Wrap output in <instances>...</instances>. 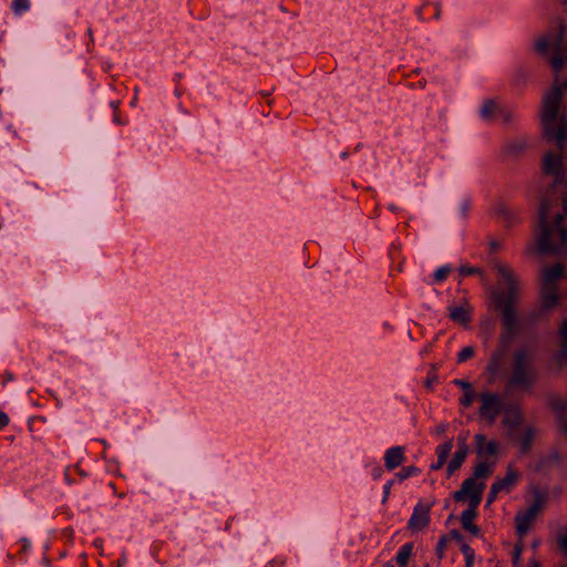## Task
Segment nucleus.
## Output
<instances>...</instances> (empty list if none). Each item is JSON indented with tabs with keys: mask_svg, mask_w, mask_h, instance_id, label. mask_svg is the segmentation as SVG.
<instances>
[{
	"mask_svg": "<svg viewBox=\"0 0 567 567\" xmlns=\"http://www.w3.org/2000/svg\"><path fill=\"white\" fill-rule=\"evenodd\" d=\"M544 503V497L537 492L535 494L534 503L524 513H519L516 516V530L520 537L526 535L530 529V526L536 519L538 513L542 511Z\"/></svg>",
	"mask_w": 567,
	"mask_h": 567,
	"instance_id": "0eeeda50",
	"label": "nucleus"
},
{
	"mask_svg": "<svg viewBox=\"0 0 567 567\" xmlns=\"http://www.w3.org/2000/svg\"><path fill=\"white\" fill-rule=\"evenodd\" d=\"M473 400H474V391L473 390L465 391L464 396L461 400V403L464 406H470L472 404Z\"/></svg>",
	"mask_w": 567,
	"mask_h": 567,
	"instance_id": "473e14b6",
	"label": "nucleus"
},
{
	"mask_svg": "<svg viewBox=\"0 0 567 567\" xmlns=\"http://www.w3.org/2000/svg\"><path fill=\"white\" fill-rule=\"evenodd\" d=\"M547 403L555 413L561 432L567 435V396L550 394Z\"/></svg>",
	"mask_w": 567,
	"mask_h": 567,
	"instance_id": "1a4fd4ad",
	"label": "nucleus"
},
{
	"mask_svg": "<svg viewBox=\"0 0 567 567\" xmlns=\"http://www.w3.org/2000/svg\"><path fill=\"white\" fill-rule=\"evenodd\" d=\"M457 451H463L465 453H468V446H467L464 437L458 439V450Z\"/></svg>",
	"mask_w": 567,
	"mask_h": 567,
	"instance_id": "ea45409f",
	"label": "nucleus"
},
{
	"mask_svg": "<svg viewBox=\"0 0 567 567\" xmlns=\"http://www.w3.org/2000/svg\"><path fill=\"white\" fill-rule=\"evenodd\" d=\"M446 543H447V538L444 536L442 537L439 543H437V547H436V551H437V556L439 558H442L443 557V553H444V549L446 547Z\"/></svg>",
	"mask_w": 567,
	"mask_h": 567,
	"instance_id": "c9c22d12",
	"label": "nucleus"
},
{
	"mask_svg": "<svg viewBox=\"0 0 567 567\" xmlns=\"http://www.w3.org/2000/svg\"><path fill=\"white\" fill-rule=\"evenodd\" d=\"M548 49H550V47H549V38L544 37V38L539 39L536 42V50L539 53H545Z\"/></svg>",
	"mask_w": 567,
	"mask_h": 567,
	"instance_id": "c756f323",
	"label": "nucleus"
},
{
	"mask_svg": "<svg viewBox=\"0 0 567 567\" xmlns=\"http://www.w3.org/2000/svg\"><path fill=\"white\" fill-rule=\"evenodd\" d=\"M566 27L563 20L558 21L557 31L555 33L548 34L549 38V47L555 52L563 51V43L565 39Z\"/></svg>",
	"mask_w": 567,
	"mask_h": 567,
	"instance_id": "2eb2a0df",
	"label": "nucleus"
},
{
	"mask_svg": "<svg viewBox=\"0 0 567 567\" xmlns=\"http://www.w3.org/2000/svg\"><path fill=\"white\" fill-rule=\"evenodd\" d=\"M431 505L417 504L409 522V528L413 532H420L430 523Z\"/></svg>",
	"mask_w": 567,
	"mask_h": 567,
	"instance_id": "9d476101",
	"label": "nucleus"
},
{
	"mask_svg": "<svg viewBox=\"0 0 567 567\" xmlns=\"http://www.w3.org/2000/svg\"><path fill=\"white\" fill-rule=\"evenodd\" d=\"M525 148V145L523 143H518V144H512L507 147V151L511 153V154H514V155H517L519 153H522Z\"/></svg>",
	"mask_w": 567,
	"mask_h": 567,
	"instance_id": "f704fd0d",
	"label": "nucleus"
},
{
	"mask_svg": "<svg viewBox=\"0 0 567 567\" xmlns=\"http://www.w3.org/2000/svg\"><path fill=\"white\" fill-rule=\"evenodd\" d=\"M476 271L477 270L475 268H465V267L461 268V274H463V275H471V274H474Z\"/></svg>",
	"mask_w": 567,
	"mask_h": 567,
	"instance_id": "c03bdc74",
	"label": "nucleus"
},
{
	"mask_svg": "<svg viewBox=\"0 0 567 567\" xmlns=\"http://www.w3.org/2000/svg\"><path fill=\"white\" fill-rule=\"evenodd\" d=\"M494 267L502 278L504 289L493 290L492 299L495 307L501 310L506 332L512 336L518 331V312L516 305L519 301V282L514 272L506 266L496 262Z\"/></svg>",
	"mask_w": 567,
	"mask_h": 567,
	"instance_id": "f03ea898",
	"label": "nucleus"
},
{
	"mask_svg": "<svg viewBox=\"0 0 567 567\" xmlns=\"http://www.w3.org/2000/svg\"><path fill=\"white\" fill-rule=\"evenodd\" d=\"M450 316L454 321H458L464 326H466L470 320L467 311L462 307L452 309Z\"/></svg>",
	"mask_w": 567,
	"mask_h": 567,
	"instance_id": "4be33fe9",
	"label": "nucleus"
},
{
	"mask_svg": "<svg viewBox=\"0 0 567 567\" xmlns=\"http://www.w3.org/2000/svg\"><path fill=\"white\" fill-rule=\"evenodd\" d=\"M529 567H540L539 563L537 560H533L529 565Z\"/></svg>",
	"mask_w": 567,
	"mask_h": 567,
	"instance_id": "3c124183",
	"label": "nucleus"
},
{
	"mask_svg": "<svg viewBox=\"0 0 567 567\" xmlns=\"http://www.w3.org/2000/svg\"><path fill=\"white\" fill-rule=\"evenodd\" d=\"M484 487L483 482L475 483L473 478H467L463 482L461 489L454 494L456 502H465L467 497L470 498V506L462 513L461 523L463 528L473 535H477L480 532L473 520L476 517V507L481 503Z\"/></svg>",
	"mask_w": 567,
	"mask_h": 567,
	"instance_id": "39448f33",
	"label": "nucleus"
},
{
	"mask_svg": "<svg viewBox=\"0 0 567 567\" xmlns=\"http://www.w3.org/2000/svg\"><path fill=\"white\" fill-rule=\"evenodd\" d=\"M523 540H518L514 546V553H513V564L515 567H518L520 555L523 553Z\"/></svg>",
	"mask_w": 567,
	"mask_h": 567,
	"instance_id": "cd10ccee",
	"label": "nucleus"
},
{
	"mask_svg": "<svg viewBox=\"0 0 567 567\" xmlns=\"http://www.w3.org/2000/svg\"><path fill=\"white\" fill-rule=\"evenodd\" d=\"M504 215H505L506 217H508V216H509V213H508V212H504Z\"/></svg>",
	"mask_w": 567,
	"mask_h": 567,
	"instance_id": "603ef678",
	"label": "nucleus"
},
{
	"mask_svg": "<svg viewBox=\"0 0 567 567\" xmlns=\"http://www.w3.org/2000/svg\"><path fill=\"white\" fill-rule=\"evenodd\" d=\"M563 97V87L554 85L544 97L542 112L544 135L548 141L555 140L559 151L564 150L567 140V118L560 113Z\"/></svg>",
	"mask_w": 567,
	"mask_h": 567,
	"instance_id": "7ed1b4c3",
	"label": "nucleus"
},
{
	"mask_svg": "<svg viewBox=\"0 0 567 567\" xmlns=\"http://www.w3.org/2000/svg\"><path fill=\"white\" fill-rule=\"evenodd\" d=\"M504 419L503 423L509 429V436H513L514 429L518 427L524 422V414L517 404H508L503 408Z\"/></svg>",
	"mask_w": 567,
	"mask_h": 567,
	"instance_id": "9b49d317",
	"label": "nucleus"
},
{
	"mask_svg": "<svg viewBox=\"0 0 567 567\" xmlns=\"http://www.w3.org/2000/svg\"><path fill=\"white\" fill-rule=\"evenodd\" d=\"M561 202V194L559 197L547 196L540 202L538 209V236L537 249L540 254L559 255L564 251L567 245V227L563 224L564 213H557L554 217V227L547 221V216L554 206Z\"/></svg>",
	"mask_w": 567,
	"mask_h": 567,
	"instance_id": "f257e3e1",
	"label": "nucleus"
},
{
	"mask_svg": "<svg viewBox=\"0 0 567 567\" xmlns=\"http://www.w3.org/2000/svg\"><path fill=\"white\" fill-rule=\"evenodd\" d=\"M498 493H499V491L494 485H492L489 495L487 498V504H491L495 499V497L497 496Z\"/></svg>",
	"mask_w": 567,
	"mask_h": 567,
	"instance_id": "4c0bfd02",
	"label": "nucleus"
},
{
	"mask_svg": "<svg viewBox=\"0 0 567 567\" xmlns=\"http://www.w3.org/2000/svg\"><path fill=\"white\" fill-rule=\"evenodd\" d=\"M455 383L458 384L464 390V392L473 390L471 383L467 381L455 380Z\"/></svg>",
	"mask_w": 567,
	"mask_h": 567,
	"instance_id": "58836bf2",
	"label": "nucleus"
},
{
	"mask_svg": "<svg viewBox=\"0 0 567 567\" xmlns=\"http://www.w3.org/2000/svg\"><path fill=\"white\" fill-rule=\"evenodd\" d=\"M475 443L480 456H492L497 453L498 444L495 441L486 442V437L483 434L475 435Z\"/></svg>",
	"mask_w": 567,
	"mask_h": 567,
	"instance_id": "4468645a",
	"label": "nucleus"
},
{
	"mask_svg": "<svg viewBox=\"0 0 567 567\" xmlns=\"http://www.w3.org/2000/svg\"><path fill=\"white\" fill-rule=\"evenodd\" d=\"M444 464L445 462H441V458L439 457L436 464L432 465V470H440Z\"/></svg>",
	"mask_w": 567,
	"mask_h": 567,
	"instance_id": "de8ad7c7",
	"label": "nucleus"
},
{
	"mask_svg": "<svg viewBox=\"0 0 567 567\" xmlns=\"http://www.w3.org/2000/svg\"><path fill=\"white\" fill-rule=\"evenodd\" d=\"M558 547L563 553H567V533L557 537Z\"/></svg>",
	"mask_w": 567,
	"mask_h": 567,
	"instance_id": "72a5a7b5",
	"label": "nucleus"
},
{
	"mask_svg": "<svg viewBox=\"0 0 567 567\" xmlns=\"http://www.w3.org/2000/svg\"><path fill=\"white\" fill-rule=\"evenodd\" d=\"M551 368L556 373H560L567 368V348L559 347L558 352L553 358Z\"/></svg>",
	"mask_w": 567,
	"mask_h": 567,
	"instance_id": "6ab92c4d",
	"label": "nucleus"
},
{
	"mask_svg": "<svg viewBox=\"0 0 567 567\" xmlns=\"http://www.w3.org/2000/svg\"><path fill=\"white\" fill-rule=\"evenodd\" d=\"M466 455H467V453H465V452H463V451H457V452L454 454V456H453V458L451 460V462L449 463V465H447V473H449V474H452V473H454L456 470H458V468L462 466V464H463V462H464V460H465Z\"/></svg>",
	"mask_w": 567,
	"mask_h": 567,
	"instance_id": "412c9836",
	"label": "nucleus"
},
{
	"mask_svg": "<svg viewBox=\"0 0 567 567\" xmlns=\"http://www.w3.org/2000/svg\"><path fill=\"white\" fill-rule=\"evenodd\" d=\"M473 354H474V350H473V348H472V347H466V348H464V349L460 352V354H458V361H460V362H463V361H465V360L470 359Z\"/></svg>",
	"mask_w": 567,
	"mask_h": 567,
	"instance_id": "2f4dec72",
	"label": "nucleus"
},
{
	"mask_svg": "<svg viewBox=\"0 0 567 567\" xmlns=\"http://www.w3.org/2000/svg\"><path fill=\"white\" fill-rule=\"evenodd\" d=\"M536 349L532 344H522L512 353V371L506 382L507 389L530 391L537 381L534 368Z\"/></svg>",
	"mask_w": 567,
	"mask_h": 567,
	"instance_id": "20e7f679",
	"label": "nucleus"
},
{
	"mask_svg": "<svg viewBox=\"0 0 567 567\" xmlns=\"http://www.w3.org/2000/svg\"><path fill=\"white\" fill-rule=\"evenodd\" d=\"M496 109H497V105H496L495 101L487 100L482 109V114L484 117L489 118L493 116Z\"/></svg>",
	"mask_w": 567,
	"mask_h": 567,
	"instance_id": "a878e982",
	"label": "nucleus"
},
{
	"mask_svg": "<svg viewBox=\"0 0 567 567\" xmlns=\"http://www.w3.org/2000/svg\"><path fill=\"white\" fill-rule=\"evenodd\" d=\"M566 56L563 54V51L561 52H555V54L553 55L551 60H550V65L553 66V69L558 72L561 70V68L564 66L565 62H566Z\"/></svg>",
	"mask_w": 567,
	"mask_h": 567,
	"instance_id": "393cba45",
	"label": "nucleus"
},
{
	"mask_svg": "<svg viewBox=\"0 0 567 567\" xmlns=\"http://www.w3.org/2000/svg\"><path fill=\"white\" fill-rule=\"evenodd\" d=\"M534 436V429L532 426H527L525 429L524 435L519 439L520 452L523 454H527L529 452Z\"/></svg>",
	"mask_w": 567,
	"mask_h": 567,
	"instance_id": "aec40b11",
	"label": "nucleus"
},
{
	"mask_svg": "<svg viewBox=\"0 0 567 567\" xmlns=\"http://www.w3.org/2000/svg\"><path fill=\"white\" fill-rule=\"evenodd\" d=\"M444 464L445 462H441V458L439 457L436 464L432 465V470H440Z\"/></svg>",
	"mask_w": 567,
	"mask_h": 567,
	"instance_id": "49530a36",
	"label": "nucleus"
},
{
	"mask_svg": "<svg viewBox=\"0 0 567 567\" xmlns=\"http://www.w3.org/2000/svg\"><path fill=\"white\" fill-rule=\"evenodd\" d=\"M543 169L545 174L555 176L554 187L561 193V199L567 202V184L564 182L561 156L547 152L544 156Z\"/></svg>",
	"mask_w": 567,
	"mask_h": 567,
	"instance_id": "423d86ee",
	"label": "nucleus"
},
{
	"mask_svg": "<svg viewBox=\"0 0 567 567\" xmlns=\"http://www.w3.org/2000/svg\"><path fill=\"white\" fill-rule=\"evenodd\" d=\"M465 558H466V567H472L473 561H474V554L467 555Z\"/></svg>",
	"mask_w": 567,
	"mask_h": 567,
	"instance_id": "a18cd8bd",
	"label": "nucleus"
},
{
	"mask_svg": "<svg viewBox=\"0 0 567 567\" xmlns=\"http://www.w3.org/2000/svg\"><path fill=\"white\" fill-rule=\"evenodd\" d=\"M12 8L16 13H20L29 8V0H13Z\"/></svg>",
	"mask_w": 567,
	"mask_h": 567,
	"instance_id": "7c9ffc66",
	"label": "nucleus"
},
{
	"mask_svg": "<svg viewBox=\"0 0 567 567\" xmlns=\"http://www.w3.org/2000/svg\"><path fill=\"white\" fill-rule=\"evenodd\" d=\"M542 305L544 309H550L558 303V286L542 284Z\"/></svg>",
	"mask_w": 567,
	"mask_h": 567,
	"instance_id": "ddd939ff",
	"label": "nucleus"
},
{
	"mask_svg": "<svg viewBox=\"0 0 567 567\" xmlns=\"http://www.w3.org/2000/svg\"><path fill=\"white\" fill-rule=\"evenodd\" d=\"M450 537H451L452 539H455V540H456V542H458V543H462V542H463V536H462V534H461L458 530H456V529H454V530H452V532L450 533Z\"/></svg>",
	"mask_w": 567,
	"mask_h": 567,
	"instance_id": "a19ab883",
	"label": "nucleus"
},
{
	"mask_svg": "<svg viewBox=\"0 0 567 567\" xmlns=\"http://www.w3.org/2000/svg\"><path fill=\"white\" fill-rule=\"evenodd\" d=\"M462 551L463 554L465 555V557L467 555H473L474 553L472 551L471 547L467 545V544H462Z\"/></svg>",
	"mask_w": 567,
	"mask_h": 567,
	"instance_id": "37998d69",
	"label": "nucleus"
},
{
	"mask_svg": "<svg viewBox=\"0 0 567 567\" xmlns=\"http://www.w3.org/2000/svg\"><path fill=\"white\" fill-rule=\"evenodd\" d=\"M489 246L493 251H496L499 248V244L497 241H491Z\"/></svg>",
	"mask_w": 567,
	"mask_h": 567,
	"instance_id": "09e8293b",
	"label": "nucleus"
},
{
	"mask_svg": "<svg viewBox=\"0 0 567 567\" xmlns=\"http://www.w3.org/2000/svg\"><path fill=\"white\" fill-rule=\"evenodd\" d=\"M411 553L412 544H406L402 547L401 551L396 556V561L400 567H406Z\"/></svg>",
	"mask_w": 567,
	"mask_h": 567,
	"instance_id": "5701e85b",
	"label": "nucleus"
},
{
	"mask_svg": "<svg viewBox=\"0 0 567 567\" xmlns=\"http://www.w3.org/2000/svg\"><path fill=\"white\" fill-rule=\"evenodd\" d=\"M518 478L517 472L512 467H507L506 476L497 482H495L493 485L501 492L503 489L511 488Z\"/></svg>",
	"mask_w": 567,
	"mask_h": 567,
	"instance_id": "a211bd4d",
	"label": "nucleus"
},
{
	"mask_svg": "<svg viewBox=\"0 0 567 567\" xmlns=\"http://www.w3.org/2000/svg\"><path fill=\"white\" fill-rule=\"evenodd\" d=\"M425 567H429V566H425Z\"/></svg>",
	"mask_w": 567,
	"mask_h": 567,
	"instance_id": "5fc2aeb1",
	"label": "nucleus"
},
{
	"mask_svg": "<svg viewBox=\"0 0 567 567\" xmlns=\"http://www.w3.org/2000/svg\"><path fill=\"white\" fill-rule=\"evenodd\" d=\"M436 433L437 434H444L445 433V426L444 425H440L436 427Z\"/></svg>",
	"mask_w": 567,
	"mask_h": 567,
	"instance_id": "8fccbe9b",
	"label": "nucleus"
},
{
	"mask_svg": "<svg viewBox=\"0 0 567 567\" xmlns=\"http://www.w3.org/2000/svg\"><path fill=\"white\" fill-rule=\"evenodd\" d=\"M565 266L557 262L553 267H545L542 271V284L548 286H558V281L564 277Z\"/></svg>",
	"mask_w": 567,
	"mask_h": 567,
	"instance_id": "f8f14e48",
	"label": "nucleus"
},
{
	"mask_svg": "<svg viewBox=\"0 0 567 567\" xmlns=\"http://www.w3.org/2000/svg\"><path fill=\"white\" fill-rule=\"evenodd\" d=\"M560 343L559 347L567 348V320L561 322L559 328Z\"/></svg>",
	"mask_w": 567,
	"mask_h": 567,
	"instance_id": "c85d7f7f",
	"label": "nucleus"
},
{
	"mask_svg": "<svg viewBox=\"0 0 567 567\" xmlns=\"http://www.w3.org/2000/svg\"><path fill=\"white\" fill-rule=\"evenodd\" d=\"M482 406L480 408V415L493 423L502 410V402L497 394L492 392H484L480 395Z\"/></svg>",
	"mask_w": 567,
	"mask_h": 567,
	"instance_id": "6e6552de",
	"label": "nucleus"
},
{
	"mask_svg": "<svg viewBox=\"0 0 567 567\" xmlns=\"http://www.w3.org/2000/svg\"><path fill=\"white\" fill-rule=\"evenodd\" d=\"M453 447L452 441H449L440 446L439 451V457L441 458V462H446V458Z\"/></svg>",
	"mask_w": 567,
	"mask_h": 567,
	"instance_id": "bb28decb",
	"label": "nucleus"
},
{
	"mask_svg": "<svg viewBox=\"0 0 567 567\" xmlns=\"http://www.w3.org/2000/svg\"><path fill=\"white\" fill-rule=\"evenodd\" d=\"M506 354H507L506 346H502L499 349H497L495 352H493V354L491 357V361L487 367V370L491 374L494 375L498 372Z\"/></svg>",
	"mask_w": 567,
	"mask_h": 567,
	"instance_id": "dca6fc26",
	"label": "nucleus"
},
{
	"mask_svg": "<svg viewBox=\"0 0 567 567\" xmlns=\"http://www.w3.org/2000/svg\"><path fill=\"white\" fill-rule=\"evenodd\" d=\"M403 458L402 447L390 449L385 455V465L389 470H393L402 464Z\"/></svg>",
	"mask_w": 567,
	"mask_h": 567,
	"instance_id": "f3484780",
	"label": "nucleus"
},
{
	"mask_svg": "<svg viewBox=\"0 0 567 567\" xmlns=\"http://www.w3.org/2000/svg\"><path fill=\"white\" fill-rule=\"evenodd\" d=\"M9 423V417L6 413L0 411V429L7 426Z\"/></svg>",
	"mask_w": 567,
	"mask_h": 567,
	"instance_id": "79ce46f5",
	"label": "nucleus"
},
{
	"mask_svg": "<svg viewBox=\"0 0 567 567\" xmlns=\"http://www.w3.org/2000/svg\"><path fill=\"white\" fill-rule=\"evenodd\" d=\"M389 567H393L392 565H390Z\"/></svg>",
	"mask_w": 567,
	"mask_h": 567,
	"instance_id": "864d4df0",
	"label": "nucleus"
},
{
	"mask_svg": "<svg viewBox=\"0 0 567 567\" xmlns=\"http://www.w3.org/2000/svg\"><path fill=\"white\" fill-rule=\"evenodd\" d=\"M450 271V268H441L435 272V279L442 280L446 277L447 272Z\"/></svg>",
	"mask_w": 567,
	"mask_h": 567,
	"instance_id": "e433bc0d",
	"label": "nucleus"
},
{
	"mask_svg": "<svg viewBox=\"0 0 567 567\" xmlns=\"http://www.w3.org/2000/svg\"><path fill=\"white\" fill-rule=\"evenodd\" d=\"M489 473H491V470H489L488 464L482 462L475 466L474 475L472 478L476 482L477 478L486 477L487 475H489Z\"/></svg>",
	"mask_w": 567,
	"mask_h": 567,
	"instance_id": "b1692460",
	"label": "nucleus"
}]
</instances>
